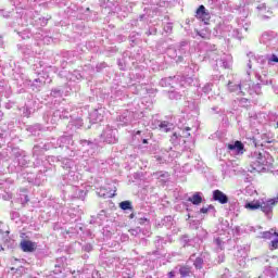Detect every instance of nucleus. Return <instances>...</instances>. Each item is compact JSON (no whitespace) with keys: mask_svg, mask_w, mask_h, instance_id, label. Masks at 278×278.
I'll return each mask as SVG.
<instances>
[{"mask_svg":"<svg viewBox=\"0 0 278 278\" xmlns=\"http://www.w3.org/2000/svg\"><path fill=\"white\" fill-rule=\"evenodd\" d=\"M116 134H117L116 129H112V127L108 126L103 130L101 138L108 144H116V142H118V139L116 138Z\"/></svg>","mask_w":278,"mask_h":278,"instance_id":"7ed1b4c3","label":"nucleus"},{"mask_svg":"<svg viewBox=\"0 0 278 278\" xmlns=\"http://www.w3.org/2000/svg\"><path fill=\"white\" fill-rule=\"evenodd\" d=\"M143 142L147 143V139H144Z\"/></svg>","mask_w":278,"mask_h":278,"instance_id":"c03bdc74","label":"nucleus"},{"mask_svg":"<svg viewBox=\"0 0 278 278\" xmlns=\"http://www.w3.org/2000/svg\"><path fill=\"white\" fill-rule=\"evenodd\" d=\"M273 236L278 237V233L275 232V230L263 232V238L270 239V238H273Z\"/></svg>","mask_w":278,"mask_h":278,"instance_id":"f3484780","label":"nucleus"},{"mask_svg":"<svg viewBox=\"0 0 278 278\" xmlns=\"http://www.w3.org/2000/svg\"><path fill=\"white\" fill-rule=\"evenodd\" d=\"M276 203H277V200H275V199L254 200V201L245 203V208L251 210L252 212L261 208L264 214H270V212H273V207H275Z\"/></svg>","mask_w":278,"mask_h":278,"instance_id":"f03ea898","label":"nucleus"},{"mask_svg":"<svg viewBox=\"0 0 278 278\" xmlns=\"http://www.w3.org/2000/svg\"><path fill=\"white\" fill-rule=\"evenodd\" d=\"M181 138V136H179L177 132H174L170 140L175 143H177V140Z\"/></svg>","mask_w":278,"mask_h":278,"instance_id":"412c9836","label":"nucleus"},{"mask_svg":"<svg viewBox=\"0 0 278 278\" xmlns=\"http://www.w3.org/2000/svg\"><path fill=\"white\" fill-rule=\"evenodd\" d=\"M144 222H147V218H140L139 219V225H142Z\"/></svg>","mask_w":278,"mask_h":278,"instance_id":"c756f323","label":"nucleus"},{"mask_svg":"<svg viewBox=\"0 0 278 278\" xmlns=\"http://www.w3.org/2000/svg\"><path fill=\"white\" fill-rule=\"evenodd\" d=\"M130 233H132V236H136V230H130Z\"/></svg>","mask_w":278,"mask_h":278,"instance_id":"58836bf2","label":"nucleus"},{"mask_svg":"<svg viewBox=\"0 0 278 278\" xmlns=\"http://www.w3.org/2000/svg\"><path fill=\"white\" fill-rule=\"evenodd\" d=\"M79 127H81V125H84V123L81 122V119L78 121Z\"/></svg>","mask_w":278,"mask_h":278,"instance_id":"c9c22d12","label":"nucleus"},{"mask_svg":"<svg viewBox=\"0 0 278 278\" xmlns=\"http://www.w3.org/2000/svg\"><path fill=\"white\" fill-rule=\"evenodd\" d=\"M97 114H99L98 111L93 112V113H92V116H97Z\"/></svg>","mask_w":278,"mask_h":278,"instance_id":"e433bc0d","label":"nucleus"},{"mask_svg":"<svg viewBox=\"0 0 278 278\" xmlns=\"http://www.w3.org/2000/svg\"><path fill=\"white\" fill-rule=\"evenodd\" d=\"M260 85H254V90L256 92V94H260Z\"/></svg>","mask_w":278,"mask_h":278,"instance_id":"bb28decb","label":"nucleus"},{"mask_svg":"<svg viewBox=\"0 0 278 278\" xmlns=\"http://www.w3.org/2000/svg\"><path fill=\"white\" fill-rule=\"evenodd\" d=\"M251 14V11L249 10V7L244 4L239 9V18L244 21V18H249V15Z\"/></svg>","mask_w":278,"mask_h":278,"instance_id":"6e6552de","label":"nucleus"},{"mask_svg":"<svg viewBox=\"0 0 278 278\" xmlns=\"http://www.w3.org/2000/svg\"><path fill=\"white\" fill-rule=\"evenodd\" d=\"M157 175L159 177H168V173H165V174L159 173Z\"/></svg>","mask_w":278,"mask_h":278,"instance_id":"c85d7f7f","label":"nucleus"},{"mask_svg":"<svg viewBox=\"0 0 278 278\" xmlns=\"http://www.w3.org/2000/svg\"><path fill=\"white\" fill-rule=\"evenodd\" d=\"M267 14H270V11H267Z\"/></svg>","mask_w":278,"mask_h":278,"instance_id":"a18cd8bd","label":"nucleus"},{"mask_svg":"<svg viewBox=\"0 0 278 278\" xmlns=\"http://www.w3.org/2000/svg\"><path fill=\"white\" fill-rule=\"evenodd\" d=\"M65 140H68V138H66V137L61 138V142H65Z\"/></svg>","mask_w":278,"mask_h":278,"instance_id":"f704fd0d","label":"nucleus"},{"mask_svg":"<svg viewBox=\"0 0 278 278\" xmlns=\"http://www.w3.org/2000/svg\"><path fill=\"white\" fill-rule=\"evenodd\" d=\"M268 40H273V36H270L268 33H264L261 37V42H268Z\"/></svg>","mask_w":278,"mask_h":278,"instance_id":"2eb2a0df","label":"nucleus"},{"mask_svg":"<svg viewBox=\"0 0 278 278\" xmlns=\"http://www.w3.org/2000/svg\"><path fill=\"white\" fill-rule=\"evenodd\" d=\"M53 273L54 275H60V273H62V265H55Z\"/></svg>","mask_w":278,"mask_h":278,"instance_id":"4be33fe9","label":"nucleus"},{"mask_svg":"<svg viewBox=\"0 0 278 278\" xmlns=\"http://www.w3.org/2000/svg\"><path fill=\"white\" fill-rule=\"evenodd\" d=\"M84 249H85V251H88V252H90V251H92V245H85L84 247Z\"/></svg>","mask_w":278,"mask_h":278,"instance_id":"cd10ccee","label":"nucleus"},{"mask_svg":"<svg viewBox=\"0 0 278 278\" xmlns=\"http://www.w3.org/2000/svg\"><path fill=\"white\" fill-rule=\"evenodd\" d=\"M228 149L236 155H242V153H244V144H242V141H236L235 143L228 144Z\"/></svg>","mask_w":278,"mask_h":278,"instance_id":"423d86ee","label":"nucleus"},{"mask_svg":"<svg viewBox=\"0 0 278 278\" xmlns=\"http://www.w3.org/2000/svg\"><path fill=\"white\" fill-rule=\"evenodd\" d=\"M184 58H181V55H178V60L177 62H182Z\"/></svg>","mask_w":278,"mask_h":278,"instance_id":"72a5a7b5","label":"nucleus"},{"mask_svg":"<svg viewBox=\"0 0 278 278\" xmlns=\"http://www.w3.org/2000/svg\"><path fill=\"white\" fill-rule=\"evenodd\" d=\"M269 62H277L278 63V56L276 54H271L269 58Z\"/></svg>","mask_w":278,"mask_h":278,"instance_id":"b1692460","label":"nucleus"},{"mask_svg":"<svg viewBox=\"0 0 278 278\" xmlns=\"http://www.w3.org/2000/svg\"><path fill=\"white\" fill-rule=\"evenodd\" d=\"M159 127L162 131L168 132L170 129H173V124L168 122H161Z\"/></svg>","mask_w":278,"mask_h":278,"instance_id":"9b49d317","label":"nucleus"},{"mask_svg":"<svg viewBox=\"0 0 278 278\" xmlns=\"http://www.w3.org/2000/svg\"><path fill=\"white\" fill-rule=\"evenodd\" d=\"M198 36H200L201 38H205V34L198 31Z\"/></svg>","mask_w":278,"mask_h":278,"instance_id":"7c9ffc66","label":"nucleus"},{"mask_svg":"<svg viewBox=\"0 0 278 278\" xmlns=\"http://www.w3.org/2000/svg\"><path fill=\"white\" fill-rule=\"evenodd\" d=\"M267 144H270V142H273V141H270V140H267V141H265Z\"/></svg>","mask_w":278,"mask_h":278,"instance_id":"79ce46f5","label":"nucleus"},{"mask_svg":"<svg viewBox=\"0 0 278 278\" xmlns=\"http://www.w3.org/2000/svg\"><path fill=\"white\" fill-rule=\"evenodd\" d=\"M175 79H177V77L176 76H174V77H168V78H164V79H162L161 81H160V84H161V86H172L173 87V84H174V81H175Z\"/></svg>","mask_w":278,"mask_h":278,"instance_id":"f8f14e48","label":"nucleus"},{"mask_svg":"<svg viewBox=\"0 0 278 278\" xmlns=\"http://www.w3.org/2000/svg\"><path fill=\"white\" fill-rule=\"evenodd\" d=\"M83 144L84 146H88V147H94V144L92 143V142H89V141H87V140H85V141H83Z\"/></svg>","mask_w":278,"mask_h":278,"instance_id":"a878e982","label":"nucleus"},{"mask_svg":"<svg viewBox=\"0 0 278 278\" xmlns=\"http://www.w3.org/2000/svg\"><path fill=\"white\" fill-rule=\"evenodd\" d=\"M179 273L181 277H190V268L189 267H180Z\"/></svg>","mask_w":278,"mask_h":278,"instance_id":"4468645a","label":"nucleus"},{"mask_svg":"<svg viewBox=\"0 0 278 278\" xmlns=\"http://www.w3.org/2000/svg\"><path fill=\"white\" fill-rule=\"evenodd\" d=\"M3 118V112L0 111V119Z\"/></svg>","mask_w":278,"mask_h":278,"instance_id":"ea45409f","label":"nucleus"},{"mask_svg":"<svg viewBox=\"0 0 278 278\" xmlns=\"http://www.w3.org/2000/svg\"><path fill=\"white\" fill-rule=\"evenodd\" d=\"M214 242L217 247V250L223 251V247H224L223 240H220V238H217V239L214 240Z\"/></svg>","mask_w":278,"mask_h":278,"instance_id":"a211bd4d","label":"nucleus"},{"mask_svg":"<svg viewBox=\"0 0 278 278\" xmlns=\"http://www.w3.org/2000/svg\"><path fill=\"white\" fill-rule=\"evenodd\" d=\"M101 121H103V117H98V122L101 123Z\"/></svg>","mask_w":278,"mask_h":278,"instance_id":"4c0bfd02","label":"nucleus"},{"mask_svg":"<svg viewBox=\"0 0 278 278\" xmlns=\"http://www.w3.org/2000/svg\"><path fill=\"white\" fill-rule=\"evenodd\" d=\"M36 247V242H31L29 240H24L21 242V249L24 251V253H34Z\"/></svg>","mask_w":278,"mask_h":278,"instance_id":"0eeeda50","label":"nucleus"},{"mask_svg":"<svg viewBox=\"0 0 278 278\" xmlns=\"http://www.w3.org/2000/svg\"><path fill=\"white\" fill-rule=\"evenodd\" d=\"M271 249H278V239L271 241Z\"/></svg>","mask_w":278,"mask_h":278,"instance_id":"393cba45","label":"nucleus"},{"mask_svg":"<svg viewBox=\"0 0 278 278\" xmlns=\"http://www.w3.org/2000/svg\"><path fill=\"white\" fill-rule=\"evenodd\" d=\"M130 218H134V214H130Z\"/></svg>","mask_w":278,"mask_h":278,"instance_id":"37998d69","label":"nucleus"},{"mask_svg":"<svg viewBox=\"0 0 278 278\" xmlns=\"http://www.w3.org/2000/svg\"><path fill=\"white\" fill-rule=\"evenodd\" d=\"M243 29H244V31H249V24H245V25L243 26Z\"/></svg>","mask_w":278,"mask_h":278,"instance_id":"2f4dec72","label":"nucleus"},{"mask_svg":"<svg viewBox=\"0 0 278 278\" xmlns=\"http://www.w3.org/2000/svg\"><path fill=\"white\" fill-rule=\"evenodd\" d=\"M242 92V94H244V91H241Z\"/></svg>","mask_w":278,"mask_h":278,"instance_id":"de8ad7c7","label":"nucleus"},{"mask_svg":"<svg viewBox=\"0 0 278 278\" xmlns=\"http://www.w3.org/2000/svg\"><path fill=\"white\" fill-rule=\"evenodd\" d=\"M195 18H198V21H202L204 25H207L212 18V15L210 14V11L205 9V5L202 4L195 11Z\"/></svg>","mask_w":278,"mask_h":278,"instance_id":"20e7f679","label":"nucleus"},{"mask_svg":"<svg viewBox=\"0 0 278 278\" xmlns=\"http://www.w3.org/2000/svg\"><path fill=\"white\" fill-rule=\"evenodd\" d=\"M256 9L258 10V14L262 18H268V15H266V4H260Z\"/></svg>","mask_w":278,"mask_h":278,"instance_id":"ddd939ff","label":"nucleus"},{"mask_svg":"<svg viewBox=\"0 0 278 278\" xmlns=\"http://www.w3.org/2000/svg\"><path fill=\"white\" fill-rule=\"evenodd\" d=\"M213 199H214V201H217L222 205H225V204L229 203V198L227 197V194H225L220 190H214L213 191Z\"/></svg>","mask_w":278,"mask_h":278,"instance_id":"39448f33","label":"nucleus"},{"mask_svg":"<svg viewBox=\"0 0 278 278\" xmlns=\"http://www.w3.org/2000/svg\"><path fill=\"white\" fill-rule=\"evenodd\" d=\"M231 90H233V91L245 90L247 92H249V94H253V89H251V84H243L242 86L236 85L235 89H231Z\"/></svg>","mask_w":278,"mask_h":278,"instance_id":"9d476101","label":"nucleus"},{"mask_svg":"<svg viewBox=\"0 0 278 278\" xmlns=\"http://www.w3.org/2000/svg\"><path fill=\"white\" fill-rule=\"evenodd\" d=\"M67 164H71V161H67Z\"/></svg>","mask_w":278,"mask_h":278,"instance_id":"49530a36","label":"nucleus"},{"mask_svg":"<svg viewBox=\"0 0 278 278\" xmlns=\"http://www.w3.org/2000/svg\"><path fill=\"white\" fill-rule=\"evenodd\" d=\"M121 210H131V202L124 201L119 204Z\"/></svg>","mask_w":278,"mask_h":278,"instance_id":"dca6fc26","label":"nucleus"},{"mask_svg":"<svg viewBox=\"0 0 278 278\" xmlns=\"http://www.w3.org/2000/svg\"><path fill=\"white\" fill-rule=\"evenodd\" d=\"M168 277H169V278L175 277V271H170V273L168 274Z\"/></svg>","mask_w":278,"mask_h":278,"instance_id":"473e14b6","label":"nucleus"},{"mask_svg":"<svg viewBox=\"0 0 278 278\" xmlns=\"http://www.w3.org/2000/svg\"><path fill=\"white\" fill-rule=\"evenodd\" d=\"M194 266H195V268H202V266H203V260H201V258H195V261H194Z\"/></svg>","mask_w":278,"mask_h":278,"instance_id":"6ab92c4d","label":"nucleus"},{"mask_svg":"<svg viewBox=\"0 0 278 278\" xmlns=\"http://www.w3.org/2000/svg\"><path fill=\"white\" fill-rule=\"evenodd\" d=\"M277 127H278V122H277Z\"/></svg>","mask_w":278,"mask_h":278,"instance_id":"09e8293b","label":"nucleus"},{"mask_svg":"<svg viewBox=\"0 0 278 278\" xmlns=\"http://www.w3.org/2000/svg\"><path fill=\"white\" fill-rule=\"evenodd\" d=\"M210 210H214V206L210 205V206H203L200 212L202 214H207V212H210Z\"/></svg>","mask_w":278,"mask_h":278,"instance_id":"aec40b11","label":"nucleus"},{"mask_svg":"<svg viewBox=\"0 0 278 278\" xmlns=\"http://www.w3.org/2000/svg\"><path fill=\"white\" fill-rule=\"evenodd\" d=\"M248 66H249V68H251V61H249Z\"/></svg>","mask_w":278,"mask_h":278,"instance_id":"a19ab883","label":"nucleus"},{"mask_svg":"<svg viewBox=\"0 0 278 278\" xmlns=\"http://www.w3.org/2000/svg\"><path fill=\"white\" fill-rule=\"evenodd\" d=\"M188 201H190V203L193 205H201V203H203V198L201 197V193L197 192L191 198H189Z\"/></svg>","mask_w":278,"mask_h":278,"instance_id":"1a4fd4ad","label":"nucleus"},{"mask_svg":"<svg viewBox=\"0 0 278 278\" xmlns=\"http://www.w3.org/2000/svg\"><path fill=\"white\" fill-rule=\"evenodd\" d=\"M270 162L268 161V154L262 152H253L250 155V173H266V166Z\"/></svg>","mask_w":278,"mask_h":278,"instance_id":"f257e3e1","label":"nucleus"},{"mask_svg":"<svg viewBox=\"0 0 278 278\" xmlns=\"http://www.w3.org/2000/svg\"><path fill=\"white\" fill-rule=\"evenodd\" d=\"M188 131H190V127H187L186 130H182L184 138H188V136H190V132Z\"/></svg>","mask_w":278,"mask_h":278,"instance_id":"5701e85b","label":"nucleus"}]
</instances>
